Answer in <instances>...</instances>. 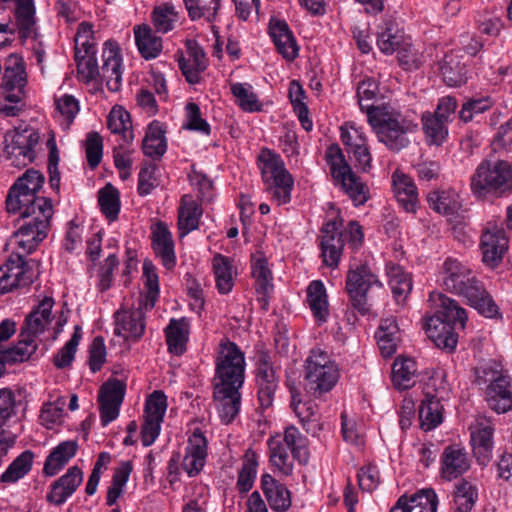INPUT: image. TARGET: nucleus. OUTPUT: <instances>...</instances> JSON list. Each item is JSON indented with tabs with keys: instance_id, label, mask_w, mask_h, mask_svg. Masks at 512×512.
<instances>
[{
	"instance_id": "obj_1",
	"label": "nucleus",
	"mask_w": 512,
	"mask_h": 512,
	"mask_svg": "<svg viewBox=\"0 0 512 512\" xmlns=\"http://www.w3.org/2000/svg\"><path fill=\"white\" fill-rule=\"evenodd\" d=\"M378 91V85L374 80L362 81L357 89L359 105L361 110L367 114L368 123L378 140L388 149L398 152L409 144L407 134L414 132L417 124L390 105L375 106L365 103L373 100Z\"/></svg>"
},
{
	"instance_id": "obj_2",
	"label": "nucleus",
	"mask_w": 512,
	"mask_h": 512,
	"mask_svg": "<svg viewBox=\"0 0 512 512\" xmlns=\"http://www.w3.org/2000/svg\"><path fill=\"white\" fill-rule=\"evenodd\" d=\"M442 283L445 289L464 297L479 313L494 317L498 307L477 279L473 271L464 263L454 258H447L442 265Z\"/></svg>"
},
{
	"instance_id": "obj_3",
	"label": "nucleus",
	"mask_w": 512,
	"mask_h": 512,
	"mask_svg": "<svg viewBox=\"0 0 512 512\" xmlns=\"http://www.w3.org/2000/svg\"><path fill=\"white\" fill-rule=\"evenodd\" d=\"M43 183V174L34 169H28L11 186L6 197L7 211L13 214L19 213L22 217L53 209L49 198L36 195Z\"/></svg>"
},
{
	"instance_id": "obj_4",
	"label": "nucleus",
	"mask_w": 512,
	"mask_h": 512,
	"mask_svg": "<svg viewBox=\"0 0 512 512\" xmlns=\"http://www.w3.org/2000/svg\"><path fill=\"white\" fill-rule=\"evenodd\" d=\"M267 445L271 465L284 476L293 473L294 459L300 464H306L309 460L307 438L293 425L286 427L283 434L271 436Z\"/></svg>"
},
{
	"instance_id": "obj_5",
	"label": "nucleus",
	"mask_w": 512,
	"mask_h": 512,
	"mask_svg": "<svg viewBox=\"0 0 512 512\" xmlns=\"http://www.w3.org/2000/svg\"><path fill=\"white\" fill-rule=\"evenodd\" d=\"M383 289V283L367 261L353 259L345 279V291L350 307L361 315L371 312L372 302L369 291Z\"/></svg>"
},
{
	"instance_id": "obj_6",
	"label": "nucleus",
	"mask_w": 512,
	"mask_h": 512,
	"mask_svg": "<svg viewBox=\"0 0 512 512\" xmlns=\"http://www.w3.org/2000/svg\"><path fill=\"white\" fill-rule=\"evenodd\" d=\"M338 380L339 369L335 361L325 351L312 349L304 365L306 392L321 398L335 387Z\"/></svg>"
},
{
	"instance_id": "obj_7",
	"label": "nucleus",
	"mask_w": 512,
	"mask_h": 512,
	"mask_svg": "<svg viewBox=\"0 0 512 512\" xmlns=\"http://www.w3.org/2000/svg\"><path fill=\"white\" fill-rule=\"evenodd\" d=\"M471 190L478 199L488 194L502 196L512 192V165L506 161H482L471 177Z\"/></svg>"
},
{
	"instance_id": "obj_8",
	"label": "nucleus",
	"mask_w": 512,
	"mask_h": 512,
	"mask_svg": "<svg viewBox=\"0 0 512 512\" xmlns=\"http://www.w3.org/2000/svg\"><path fill=\"white\" fill-rule=\"evenodd\" d=\"M245 356L229 340H221L215 359L213 386L241 388L245 379Z\"/></svg>"
},
{
	"instance_id": "obj_9",
	"label": "nucleus",
	"mask_w": 512,
	"mask_h": 512,
	"mask_svg": "<svg viewBox=\"0 0 512 512\" xmlns=\"http://www.w3.org/2000/svg\"><path fill=\"white\" fill-rule=\"evenodd\" d=\"M326 162L334 183L348 195L355 206L363 205L368 200V187L352 171L338 145L330 146L325 153Z\"/></svg>"
},
{
	"instance_id": "obj_10",
	"label": "nucleus",
	"mask_w": 512,
	"mask_h": 512,
	"mask_svg": "<svg viewBox=\"0 0 512 512\" xmlns=\"http://www.w3.org/2000/svg\"><path fill=\"white\" fill-rule=\"evenodd\" d=\"M259 159L262 162L261 174L266 190L278 205L288 203L291 200L294 181L283 160L270 150H263Z\"/></svg>"
},
{
	"instance_id": "obj_11",
	"label": "nucleus",
	"mask_w": 512,
	"mask_h": 512,
	"mask_svg": "<svg viewBox=\"0 0 512 512\" xmlns=\"http://www.w3.org/2000/svg\"><path fill=\"white\" fill-rule=\"evenodd\" d=\"M449 387L444 375H433L428 379L424 387V398L419 406L420 427L424 431H431L443 422V405L441 401L446 399Z\"/></svg>"
},
{
	"instance_id": "obj_12",
	"label": "nucleus",
	"mask_w": 512,
	"mask_h": 512,
	"mask_svg": "<svg viewBox=\"0 0 512 512\" xmlns=\"http://www.w3.org/2000/svg\"><path fill=\"white\" fill-rule=\"evenodd\" d=\"M39 133L33 130L14 128L4 135L3 157L16 168L26 167L35 159L34 148L39 142Z\"/></svg>"
},
{
	"instance_id": "obj_13",
	"label": "nucleus",
	"mask_w": 512,
	"mask_h": 512,
	"mask_svg": "<svg viewBox=\"0 0 512 512\" xmlns=\"http://www.w3.org/2000/svg\"><path fill=\"white\" fill-rule=\"evenodd\" d=\"M53 213V209H46L38 214L20 217L22 223L14 233L13 239L24 253L33 252L38 244L46 238Z\"/></svg>"
},
{
	"instance_id": "obj_14",
	"label": "nucleus",
	"mask_w": 512,
	"mask_h": 512,
	"mask_svg": "<svg viewBox=\"0 0 512 512\" xmlns=\"http://www.w3.org/2000/svg\"><path fill=\"white\" fill-rule=\"evenodd\" d=\"M508 243L503 224L487 222L482 229L479 244L483 263L491 268L498 266L508 251Z\"/></svg>"
},
{
	"instance_id": "obj_15",
	"label": "nucleus",
	"mask_w": 512,
	"mask_h": 512,
	"mask_svg": "<svg viewBox=\"0 0 512 512\" xmlns=\"http://www.w3.org/2000/svg\"><path fill=\"white\" fill-rule=\"evenodd\" d=\"M34 277L33 270L21 254L11 255L7 262L0 266V294L28 287L33 283Z\"/></svg>"
},
{
	"instance_id": "obj_16",
	"label": "nucleus",
	"mask_w": 512,
	"mask_h": 512,
	"mask_svg": "<svg viewBox=\"0 0 512 512\" xmlns=\"http://www.w3.org/2000/svg\"><path fill=\"white\" fill-rule=\"evenodd\" d=\"M256 385L258 401L262 408H269L278 387V377L272 365L270 355L261 351L257 355Z\"/></svg>"
},
{
	"instance_id": "obj_17",
	"label": "nucleus",
	"mask_w": 512,
	"mask_h": 512,
	"mask_svg": "<svg viewBox=\"0 0 512 512\" xmlns=\"http://www.w3.org/2000/svg\"><path fill=\"white\" fill-rule=\"evenodd\" d=\"M126 384L119 379H109L102 384L98 394L100 419L103 426L114 421L124 400Z\"/></svg>"
},
{
	"instance_id": "obj_18",
	"label": "nucleus",
	"mask_w": 512,
	"mask_h": 512,
	"mask_svg": "<svg viewBox=\"0 0 512 512\" xmlns=\"http://www.w3.org/2000/svg\"><path fill=\"white\" fill-rule=\"evenodd\" d=\"M99 79L105 82L111 92H118L122 86V56L116 41L108 40L103 45L102 65Z\"/></svg>"
},
{
	"instance_id": "obj_19",
	"label": "nucleus",
	"mask_w": 512,
	"mask_h": 512,
	"mask_svg": "<svg viewBox=\"0 0 512 512\" xmlns=\"http://www.w3.org/2000/svg\"><path fill=\"white\" fill-rule=\"evenodd\" d=\"M321 256L323 263L330 268H337L342 255L344 241L339 225L328 221L321 230Z\"/></svg>"
},
{
	"instance_id": "obj_20",
	"label": "nucleus",
	"mask_w": 512,
	"mask_h": 512,
	"mask_svg": "<svg viewBox=\"0 0 512 512\" xmlns=\"http://www.w3.org/2000/svg\"><path fill=\"white\" fill-rule=\"evenodd\" d=\"M429 302L431 307L434 309V316L441 320L455 326L464 329L467 314L465 309L459 306L458 302L454 299L447 297L441 292H432L429 295Z\"/></svg>"
},
{
	"instance_id": "obj_21",
	"label": "nucleus",
	"mask_w": 512,
	"mask_h": 512,
	"mask_svg": "<svg viewBox=\"0 0 512 512\" xmlns=\"http://www.w3.org/2000/svg\"><path fill=\"white\" fill-rule=\"evenodd\" d=\"M206 457L207 439L200 429H195L188 438L181 467L189 477L196 476L204 467Z\"/></svg>"
},
{
	"instance_id": "obj_22",
	"label": "nucleus",
	"mask_w": 512,
	"mask_h": 512,
	"mask_svg": "<svg viewBox=\"0 0 512 512\" xmlns=\"http://www.w3.org/2000/svg\"><path fill=\"white\" fill-rule=\"evenodd\" d=\"M494 428L485 418L476 420L474 427H471V444L477 462L486 466L492 456Z\"/></svg>"
},
{
	"instance_id": "obj_23",
	"label": "nucleus",
	"mask_w": 512,
	"mask_h": 512,
	"mask_svg": "<svg viewBox=\"0 0 512 512\" xmlns=\"http://www.w3.org/2000/svg\"><path fill=\"white\" fill-rule=\"evenodd\" d=\"M290 392L291 407L299 418L303 429L312 436H318L323 430V423L317 405L311 400L303 402L296 389L290 388Z\"/></svg>"
},
{
	"instance_id": "obj_24",
	"label": "nucleus",
	"mask_w": 512,
	"mask_h": 512,
	"mask_svg": "<svg viewBox=\"0 0 512 512\" xmlns=\"http://www.w3.org/2000/svg\"><path fill=\"white\" fill-rule=\"evenodd\" d=\"M341 141L347 147L349 154L353 155L356 165L364 172L371 167L372 156L367 145V138L358 128L351 130L341 127Z\"/></svg>"
},
{
	"instance_id": "obj_25",
	"label": "nucleus",
	"mask_w": 512,
	"mask_h": 512,
	"mask_svg": "<svg viewBox=\"0 0 512 512\" xmlns=\"http://www.w3.org/2000/svg\"><path fill=\"white\" fill-rule=\"evenodd\" d=\"M83 481V472L78 466L70 467L67 472L51 484L46 499L49 503L60 506L73 495Z\"/></svg>"
},
{
	"instance_id": "obj_26",
	"label": "nucleus",
	"mask_w": 512,
	"mask_h": 512,
	"mask_svg": "<svg viewBox=\"0 0 512 512\" xmlns=\"http://www.w3.org/2000/svg\"><path fill=\"white\" fill-rule=\"evenodd\" d=\"M187 57L181 56L178 59V65L190 84L199 83L200 74L206 69L208 59L203 49L196 41L188 40L186 42Z\"/></svg>"
},
{
	"instance_id": "obj_27",
	"label": "nucleus",
	"mask_w": 512,
	"mask_h": 512,
	"mask_svg": "<svg viewBox=\"0 0 512 512\" xmlns=\"http://www.w3.org/2000/svg\"><path fill=\"white\" fill-rule=\"evenodd\" d=\"M469 468L470 459L465 449L458 445H449L444 448L440 468V475L443 479L447 481L456 479Z\"/></svg>"
},
{
	"instance_id": "obj_28",
	"label": "nucleus",
	"mask_w": 512,
	"mask_h": 512,
	"mask_svg": "<svg viewBox=\"0 0 512 512\" xmlns=\"http://www.w3.org/2000/svg\"><path fill=\"white\" fill-rule=\"evenodd\" d=\"M424 329L436 347L448 352H452L456 348L458 336L454 332L455 326L432 315L426 317Z\"/></svg>"
},
{
	"instance_id": "obj_29",
	"label": "nucleus",
	"mask_w": 512,
	"mask_h": 512,
	"mask_svg": "<svg viewBox=\"0 0 512 512\" xmlns=\"http://www.w3.org/2000/svg\"><path fill=\"white\" fill-rule=\"evenodd\" d=\"M240 388L213 386V402L224 424L231 423L238 415L241 404Z\"/></svg>"
},
{
	"instance_id": "obj_30",
	"label": "nucleus",
	"mask_w": 512,
	"mask_h": 512,
	"mask_svg": "<svg viewBox=\"0 0 512 512\" xmlns=\"http://www.w3.org/2000/svg\"><path fill=\"white\" fill-rule=\"evenodd\" d=\"M25 85L26 76L24 66L16 59L14 64L6 67L4 71L0 84V92L4 95L6 100L22 102Z\"/></svg>"
},
{
	"instance_id": "obj_31",
	"label": "nucleus",
	"mask_w": 512,
	"mask_h": 512,
	"mask_svg": "<svg viewBox=\"0 0 512 512\" xmlns=\"http://www.w3.org/2000/svg\"><path fill=\"white\" fill-rule=\"evenodd\" d=\"M151 239L153 250L164 267L172 269L176 264V256L172 234L167 225L161 221L156 223L152 229Z\"/></svg>"
},
{
	"instance_id": "obj_32",
	"label": "nucleus",
	"mask_w": 512,
	"mask_h": 512,
	"mask_svg": "<svg viewBox=\"0 0 512 512\" xmlns=\"http://www.w3.org/2000/svg\"><path fill=\"white\" fill-rule=\"evenodd\" d=\"M437 495L433 489H424L411 497L402 495L390 512H436Z\"/></svg>"
},
{
	"instance_id": "obj_33",
	"label": "nucleus",
	"mask_w": 512,
	"mask_h": 512,
	"mask_svg": "<svg viewBox=\"0 0 512 512\" xmlns=\"http://www.w3.org/2000/svg\"><path fill=\"white\" fill-rule=\"evenodd\" d=\"M486 400L488 406L499 414L512 409L511 378L506 373L486 387Z\"/></svg>"
},
{
	"instance_id": "obj_34",
	"label": "nucleus",
	"mask_w": 512,
	"mask_h": 512,
	"mask_svg": "<svg viewBox=\"0 0 512 512\" xmlns=\"http://www.w3.org/2000/svg\"><path fill=\"white\" fill-rule=\"evenodd\" d=\"M261 489L270 508L275 512H286L291 506L290 491L270 474L261 476Z\"/></svg>"
},
{
	"instance_id": "obj_35",
	"label": "nucleus",
	"mask_w": 512,
	"mask_h": 512,
	"mask_svg": "<svg viewBox=\"0 0 512 512\" xmlns=\"http://www.w3.org/2000/svg\"><path fill=\"white\" fill-rule=\"evenodd\" d=\"M145 330L144 316L140 309L118 310L115 313L114 332L125 339H139Z\"/></svg>"
},
{
	"instance_id": "obj_36",
	"label": "nucleus",
	"mask_w": 512,
	"mask_h": 512,
	"mask_svg": "<svg viewBox=\"0 0 512 512\" xmlns=\"http://www.w3.org/2000/svg\"><path fill=\"white\" fill-rule=\"evenodd\" d=\"M270 36L278 52L287 60H294L298 55L296 41L285 21H271L269 26Z\"/></svg>"
},
{
	"instance_id": "obj_37",
	"label": "nucleus",
	"mask_w": 512,
	"mask_h": 512,
	"mask_svg": "<svg viewBox=\"0 0 512 512\" xmlns=\"http://www.w3.org/2000/svg\"><path fill=\"white\" fill-rule=\"evenodd\" d=\"M77 450L78 443L75 440L59 443L47 456L43 473L49 477L56 475L75 456Z\"/></svg>"
},
{
	"instance_id": "obj_38",
	"label": "nucleus",
	"mask_w": 512,
	"mask_h": 512,
	"mask_svg": "<svg viewBox=\"0 0 512 512\" xmlns=\"http://www.w3.org/2000/svg\"><path fill=\"white\" fill-rule=\"evenodd\" d=\"M438 70L443 81L451 87L461 86L466 82V65L461 61V57L454 52L444 55L438 64Z\"/></svg>"
},
{
	"instance_id": "obj_39",
	"label": "nucleus",
	"mask_w": 512,
	"mask_h": 512,
	"mask_svg": "<svg viewBox=\"0 0 512 512\" xmlns=\"http://www.w3.org/2000/svg\"><path fill=\"white\" fill-rule=\"evenodd\" d=\"M13 2L16 6L15 18L20 38H36L37 28L34 0H13Z\"/></svg>"
},
{
	"instance_id": "obj_40",
	"label": "nucleus",
	"mask_w": 512,
	"mask_h": 512,
	"mask_svg": "<svg viewBox=\"0 0 512 512\" xmlns=\"http://www.w3.org/2000/svg\"><path fill=\"white\" fill-rule=\"evenodd\" d=\"M393 189L398 203L407 211L415 212L418 193L413 180L398 171L392 175Z\"/></svg>"
},
{
	"instance_id": "obj_41",
	"label": "nucleus",
	"mask_w": 512,
	"mask_h": 512,
	"mask_svg": "<svg viewBox=\"0 0 512 512\" xmlns=\"http://www.w3.org/2000/svg\"><path fill=\"white\" fill-rule=\"evenodd\" d=\"M202 213V207L196 201L187 195L182 197L177 221L180 237L186 236L199 227Z\"/></svg>"
},
{
	"instance_id": "obj_42",
	"label": "nucleus",
	"mask_w": 512,
	"mask_h": 512,
	"mask_svg": "<svg viewBox=\"0 0 512 512\" xmlns=\"http://www.w3.org/2000/svg\"><path fill=\"white\" fill-rule=\"evenodd\" d=\"M54 305L52 298L45 297L27 317L25 326L21 332L29 334L33 339L44 331L45 326L51 321V310Z\"/></svg>"
},
{
	"instance_id": "obj_43",
	"label": "nucleus",
	"mask_w": 512,
	"mask_h": 512,
	"mask_svg": "<svg viewBox=\"0 0 512 512\" xmlns=\"http://www.w3.org/2000/svg\"><path fill=\"white\" fill-rule=\"evenodd\" d=\"M386 270L394 299L398 303H403L412 290L411 274L397 264H388Z\"/></svg>"
},
{
	"instance_id": "obj_44",
	"label": "nucleus",
	"mask_w": 512,
	"mask_h": 512,
	"mask_svg": "<svg viewBox=\"0 0 512 512\" xmlns=\"http://www.w3.org/2000/svg\"><path fill=\"white\" fill-rule=\"evenodd\" d=\"M307 302L315 319L320 323L326 322L329 316V304L322 281L314 280L308 285Z\"/></svg>"
},
{
	"instance_id": "obj_45",
	"label": "nucleus",
	"mask_w": 512,
	"mask_h": 512,
	"mask_svg": "<svg viewBox=\"0 0 512 512\" xmlns=\"http://www.w3.org/2000/svg\"><path fill=\"white\" fill-rule=\"evenodd\" d=\"M166 149L165 130L162 124L159 121L151 122L142 142L143 153L152 159H160Z\"/></svg>"
},
{
	"instance_id": "obj_46",
	"label": "nucleus",
	"mask_w": 512,
	"mask_h": 512,
	"mask_svg": "<svg viewBox=\"0 0 512 512\" xmlns=\"http://www.w3.org/2000/svg\"><path fill=\"white\" fill-rule=\"evenodd\" d=\"M427 201L432 210L446 216L457 214L461 208L459 194L451 189L432 191L428 194Z\"/></svg>"
},
{
	"instance_id": "obj_47",
	"label": "nucleus",
	"mask_w": 512,
	"mask_h": 512,
	"mask_svg": "<svg viewBox=\"0 0 512 512\" xmlns=\"http://www.w3.org/2000/svg\"><path fill=\"white\" fill-rule=\"evenodd\" d=\"M168 350L174 355H182L186 351L188 341V324L185 318L171 319L165 329Z\"/></svg>"
},
{
	"instance_id": "obj_48",
	"label": "nucleus",
	"mask_w": 512,
	"mask_h": 512,
	"mask_svg": "<svg viewBox=\"0 0 512 512\" xmlns=\"http://www.w3.org/2000/svg\"><path fill=\"white\" fill-rule=\"evenodd\" d=\"M134 34L138 50L145 59L156 58L159 55L162 50V41L153 34L148 25L135 27Z\"/></svg>"
},
{
	"instance_id": "obj_49",
	"label": "nucleus",
	"mask_w": 512,
	"mask_h": 512,
	"mask_svg": "<svg viewBox=\"0 0 512 512\" xmlns=\"http://www.w3.org/2000/svg\"><path fill=\"white\" fill-rule=\"evenodd\" d=\"M20 337L21 339L14 347L3 350L2 353H0L4 368L6 363L14 364L28 360L36 351L37 345L35 339L30 337L29 334H25V332H21Z\"/></svg>"
},
{
	"instance_id": "obj_50",
	"label": "nucleus",
	"mask_w": 512,
	"mask_h": 512,
	"mask_svg": "<svg viewBox=\"0 0 512 512\" xmlns=\"http://www.w3.org/2000/svg\"><path fill=\"white\" fill-rule=\"evenodd\" d=\"M216 287L221 294L229 293L234 286V272L229 257L216 254L212 260Z\"/></svg>"
},
{
	"instance_id": "obj_51",
	"label": "nucleus",
	"mask_w": 512,
	"mask_h": 512,
	"mask_svg": "<svg viewBox=\"0 0 512 512\" xmlns=\"http://www.w3.org/2000/svg\"><path fill=\"white\" fill-rule=\"evenodd\" d=\"M422 128L428 145L440 146L448 137V124L435 118L432 112H424L421 116Z\"/></svg>"
},
{
	"instance_id": "obj_52",
	"label": "nucleus",
	"mask_w": 512,
	"mask_h": 512,
	"mask_svg": "<svg viewBox=\"0 0 512 512\" xmlns=\"http://www.w3.org/2000/svg\"><path fill=\"white\" fill-rule=\"evenodd\" d=\"M188 16L192 21L205 19L208 23L216 21L221 0H184Z\"/></svg>"
},
{
	"instance_id": "obj_53",
	"label": "nucleus",
	"mask_w": 512,
	"mask_h": 512,
	"mask_svg": "<svg viewBox=\"0 0 512 512\" xmlns=\"http://www.w3.org/2000/svg\"><path fill=\"white\" fill-rule=\"evenodd\" d=\"M417 371L416 363L411 358L398 357L392 366V381L399 390H405L414 385Z\"/></svg>"
},
{
	"instance_id": "obj_54",
	"label": "nucleus",
	"mask_w": 512,
	"mask_h": 512,
	"mask_svg": "<svg viewBox=\"0 0 512 512\" xmlns=\"http://www.w3.org/2000/svg\"><path fill=\"white\" fill-rule=\"evenodd\" d=\"M257 467V454L252 449H247L236 482L239 493L244 494L252 489L257 475Z\"/></svg>"
},
{
	"instance_id": "obj_55",
	"label": "nucleus",
	"mask_w": 512,
	"mask_h": 512,
	"mask_svg": "<svg viewBox=\"0 0 512 512\" xmlns=\"http://www.w3.org/2000/svg\"><path fill=\"white\" fill-rule=\"evenodd\" d=\"M34 453L30 450L23 451L8 466L4 473L0 476L3 483H15L26 476L32 468Z\"/></svg>"
},
{
	"instance_id": "obj_56",
	"label": "nucleus",
	"mask_w": 512,
	"mask_h": 512,
	"mask_svg": "<svg viewBox=\"0 0 512 512\" xmlns=\"http://www.w3.org/2000/svg\"><path fill=\"white\" fill-rule=\"evenodd\" d=\"M75 60L78 76L83 82L90 83L99 79L100 69L97 64L96 49H91L87 53L83 50H75Z\"/></svg>"
},
{
	"instance_id": "obj_57",
	"label": "nucleus",
	"mask_w": 512,
	"mask_h": 512,
	"mask_svg": "<svg viewBox=\"0 0 512 512\" xmlns=\"http://www.w3.org/2000/svg\"><path fill=\"white\" fill-rule=\"evenodd\" d=\"M98 204L101 212L109 221H115L120 212V194L112 184L107 183L98 192Z\"/></svg>"
},
{
	"instance_id": "obj_58",
	"label": "nucleus",
	"mask_w": 512,
	"mask_h": 512,
	"mask_svg": "<svg viewBox=\"0 0 512 512\" xmlns=\"http://www.w3.org/2000/svg\"><path fill=\"white\" fill-rule=\"evenodd\" d=\"M108 129L114 134H120L126 143L133 140L130 114L120 106H115L107 118Z\"/></svg>"
},
{
	"instance_id": "obj_59",
	"label": "nucleus",
	"mask_w": 512,
	"mask_h": 512,
	"mask_svg": "<svg viewBox=\"0 0 512 512\" xmlns=\"http://www.w3.org/2000/svg\"><path fill=\"white\" fill-rule=\"evenodd\" d=\"M151 20L155 30L159 33H168L174 28L178 20V12L172 4L165 3L154 7Z\"/></svg>"
},
{
	"instance_id": "obj_60",
	"label": "nucleus",
	"mask_w": 512,
	"mask_h": 512,
	"mask_svg": "<svg viewBox=\"0 0 512 512\" xmlns=\"http://www.w3.org/2000/svg\"><path fill=\"white\" fill-rule=\"evenodd\" d=\"M252 275L255 278L257 293L265 300L273 290L272 273L266 259L259 258L254 262Z\"/></svg>"
},
{
	"instance_id": "obj_61",
	"label": "nucleus",
	"mask_w": 512,
	"mask_h": 512,
	"mask_svg": "<svg viewBox=\"0 0 512 512\" xmlns=\"http://www.w3.org/2000/svg\"><path fill=\"white\" fill-rule=\"evenodd\" d=\"M478 493L469 482L462 480L455 485L454 504L458 512H470L475 504Z\"/></svg>"
},
{
	"instance_id": "obj_62",
	"label": "nucleus",
	"mask_w": 512,
	"mask_h": 512,
	"mask_svg": "<svg viewBox=\"0 0 512 512\" xmlns=\"http://www.w3.org/2000/svg\"><path fill=\"white\" fill-rule=\"evenodd\" d=\"M231 92L236 98L238 105L244 111L254 112L261 109L257 95L253 92L250 85L243 83L232 84Z\"/></svg>"
},
{
	"instance_id": "obj_63",
	"label": "nucleus",
	"mask_w": 512,
	"mask_h": 512,
	"mask_svg": "<svg viewBox=\"0 0 512 512\" xmlns=\"http://www.w3.org/2000/svg\"><path fill=\"white\" fill-rule=\"evenodd\" d=\"M82 337L80 326H75L74 332L70 340L62 347L54 357V365L57 368H65L71 364L74 359L77 346L79 345Z\"/></svg>"
},
{
	"instance_id": "obj_64",
	"label": "nucleus",
	"mask_w": 512,
	"mask_h": 512,
	"mask_svg": "<svg viewBox=\"0 0 512 512\" xmlns=\"http://www.w3.org/2000/svg\"><path fill=\"white\" fill-rule=\"evenodd\" d=\"M167 409V397L163 391H154L146 400L144 418L163 421Z\"/></svg>"
}]
</instances>
